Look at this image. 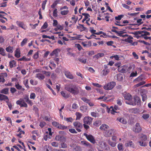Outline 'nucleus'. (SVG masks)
I'll return each instance as SVG.
<instances>
[{"label": "nucleus", "instance_id": "1", "mask_svg": "<svg viewBox=\"0 0 151 151\" xmlns=\"http://www.w3.org/2000/svg\"><path fill=\"white\" fill-rule=\"evenodd\" d=\"M65 90L74 95H76L80 93L81 88L75 84H70L65 86Z\"/></svg>", "mask_w": 151, "mask_h": 151}, {"label": "nucleus", "instance_id": "2", "mask_svg": "<svg viewBox=\"0 0 151 151\" xmlns=\"http://www.w3.org/2000/svg\"><path fill=\"white\" fill-rule=\"evenodd\" d=\"M141 102L140 99L137 96L134 97L133 100L131 102L127 103V101H126V103L133 106H135L137 104L139 105L140 104Z\"/></svg>", "mask_w": 151, "mask_h": 151}, {"label": "nucleus", "instance_id": "3", "mask_svg": "<svg viewBox=\"0 0 151 151\" xmlns=\"http://www.w3.org/2000/svg\"><path fill=\"white\" fill-rule=\"evenodd\" d=\"M116 84V83L114 81H112L105 84L104 86V88L107 90H109L113 89Z\"/></svg>", "mask_w": 151, "mask_h": 151}, {"label": "nucleus", "instance_id": "4", "mask_svg": "<svg viewBox=\"0 0 151 151\" xmlns=\"http://www.w3.org/2000/svg\"><path fill=\"white\" fill-rule=\"evenodd\" d=\"M142 128L141 127L140 124L139 123H136L134 126L133 127L132 131L136 133H139L141 132Z\"/></svg>", "mask_w": 151, "mask_h": 151}, {"label": "nucleus", "instance_id": "5", "mask_svg": "<svg viewBox=\"0 0 151 151\" xmlns=\"http://www.w3.org/2000/svg\"><path fill=\"white\" fill-rule=\"evenodd\" d=\"M73 125L78 132H81V129H82L83 127V125L80 122H73Z\"/></svg>", "mask_w": 151, "mask_h": 151}, {"label": "nucleus", "instance_id": "6", "mask_svg": "<svg viewBox=\"0 0 151 151\" xmlns=\"http://www.w3.org/2000/svg\"><path fill=\"white\" fill-rule=\"evenodd\" d=\"M84 135L85 136L87 139L91 142L93 144L95 143V139L93 135L91 134H88L86 133H84Z\"/></svg>", "mask_w": 151, "mask_h": 151}, {"label": "nucleus", "instance_id": "7", "mask_svg": "<svg viewBox=\"0 0 151 151\" xmlns=\"http://www.w3.org/2000/svg\"><path fill=\"white\" fill-rule=\"evenodd\" d=\"M63 72L67 78L70 79H74V76L68 70H67L66 68L63 69Z\"/></svg>", "mask_w": 151, "mask_h": 151}, {"label": "nucleus", "instance_id": "8", "mask_svg": "<svg viewBox=\"0 0 151 151\" xmlns=\"http://www.w3.org/2000/svg\"><path fill=\"white\" fill-rule=\"evenodd\" d=\"M116 130L114 129H111L106 130L104 132V136L106 137H111L113 134H114Z\"/></svg>", "mask_w": 151, "mask_h": 151}, {"label": "nucleus", "instance_id": "9", "mask_svg": "<svg viewBox=\"0 0 151 151\" xmlns=\"http://www.w3.org/2000/svg\"><path fill=\"white\" fill-rule=\"evenodd\" d=\"M93 118L89 116L85 117L83 119V123L87 124L90 125L91 124Z\"/></svg>", "mask_w": 151, "mask_h": 151}, {"label": "nucleus", "instance_id": "10", "mask_svg": "<svg viewBox=\"0 0 151 151\" xmlns=\"http://www.w3.org/2000/svg\"><path fill=\"white\" fill-rule=\"evenodd\" d=\"M127 67L125 65H123L118 68V71L121 73H125L127 72Z\"/></svg>", "mask_w": 151, "mask_h": 151}, {"label": "nucleus", "instance_id": "11", "mask_svg": "<svg viewBox=\"0 0 151 151\" xmlns=\"http://www.w3.org/2000/svg\"><path fill=\"white\" fill-rule=\"evenodd\" d=\"M16 24L19 27L23 29H26L27 28V26L23 22L17 21L16 22Z\"/></svg>", "mask_w": 151, "mask_h": 151}, {"label": "nucleus", "instance_id": "12", "mask_svg": "<svg viewBox=\"0 0 151 151\" xmlns=\"http://www.w3.org/2000/svg\"><path fill=\"white\" fill-rule=\"evenodd\" d=\"M7 76V74L6 73H3L0 74V82L4 83L5 81L4 78L6 77Z\"/></svg>", "mask_w": 151, "mask_h": 151}, {"label": "nucleus", "instance_id": "13", "mask_svg": "<svg viewBox=\"0 0 151 151\" xmlns=\"http://www.w3.org/2000/svg\"><path fill=\"white\" fill-rule=\"evenodd\" d=\"M123 95L125 100L130 101L132 99V96L129 93L124 92Z\"/></svg>", "mask_w": 151, "mask_h": 151}, {"label": "nucleus", "instance_id": "14", "mask_svg": "<svg viewBox=\"0 0 151 151\" xmlns=\"http://www.w3.org/2000/svg\"><path fill=\"white\" fill-rule=\"evenodd\" d=\"M107 111L108 113L110 112L113 114H114L115 113L117 112L112 106H111L110 108L107 107Z\"/></svg>", "mask_w": 151, "mask_h": 151}, {"label": "nucleus", "instance_id": "15", "mask_svg": "<svg viewBox=\"0 0 151 151\" xmlns=\"http://www.w3.org/2000/svg\"><path fill=\"white\" fill-rule=\"evenodd\" d=\"M125 145L127 147H130L133 148H135V145L133 142L131 141H127L125 143Z\"/></svg>", "mask_w": 151, "mask_h": 151}, {"label": "nucleus", "instance_id": "16", "mask_svg": "<svg viewBox=\"0 0 151 151\" xmlns=\"http://www.w3.org/2000/svg\"><path fill=\"white\" fill-rule=\"evenodd\" d=\"M0 100L1 101H4L6 102V101L9 100V99L7 96L0 94Z\"/></svg>", "mask_w": 151, "mask_h": 151}, {"label": "nucleus", "instance_id": "17", "mask_svg": "<svg viewBox=\"0 0 151 151\" xmlns=\"http://www.w3.org/2000/svg\"><path fill=\"white\" fill-rule=\"evenodd\" d=\"M55 139L57 141H60L63 142L65 141V138L63 136L60 135L56 136L55 137Z\"/></svg>", "mask_w": 151, "mask_h": 151}, {"label": "nucleus", "instance_id": "18", "mask_svg": "<svg viewBox=\"0 0 151 151\" xmlns=\"http://www.w3.org/2000/svg\"><path fill=\"white\" fill-rule=\"evenodd\" d=\"M77 28L79 29L80 32L86 31V28L84 27V25L82 24H79V26H77Z\"/></svg>", "mask_w": 151, "mask_h": 151}, {"label": "nucleus", "instance_id": "19", "mask_svg": "<svg viewBox=\"0 0 151 151\" xmlns=\"http://www.w3.org/2000/svg\"><path fill=\"white\" fill-rule=\"evenodd\" d=\"M99 146L103 150H106L107 149L106 148V145L105 142H102L101 143Z\"/></svg>", "mask_w": 151, "mask_h": 151}, {"label": "nucleus", "instance_id": "20", "mask_svg": "<svg viewBox=\"0 0 151 151\" xmlns=\"http://www.w3.org/2000/svg\"><path fill=\"white\" fill-rule=\"evenodd\" d=\"M35 77L40 80H43L45 78V76L43 74L39 73L36 74Z\"/></svg>", "mask_w": 151, "mask_h": 151}, {"label": "nucleus", "instance_id": "21", "mask_svg": "<svg viewBox=\"0 0 151 151\" xmlns=\"http://www.w3.org/2000/svg\"><path fill=\"white\" fill-rule=\"evenodd\" d=\"M9 88H5L1 90L0 91V93L6 95L9 94Z\"/></svg>", "mask_w": 151, "mask_h": 151}, {"label": "nucleus", "instance_id": "22", "mask_svg": "<svg viewBox=\"0 0 151 151\" xmlns=\"http://www.w3.org/2000/svg\"><path fill=\"white\" fill-rule=\"evenodd\" d=\"M109 128V126L105 124H102L100 127V129L101 130L104 131L106 130V129Z\"/></svg>", "mask_w": 151, "mask_h": 151}, {"label": "nucleus", "instance_id": "23", "mask_svg": "<svg viewBox=\"0 0 151 151\" xmlns=\"http://www.w3.org/2000/svg\"><path fill=\"white\" fill-rule=\"evenodd\" d=\"M15 86L18 90H21L23 91H25V89L22 88V86L20 85L18 83H17L15 84Z\"/></svg>", "mask_w": 151, "mask_h": 151}, {"label": "nucleus", "instance_id": "24", "mask_svg": "<svg viewBox=\"0 0 151 151\" xmlns=\"http://www.w3.org/2000/svg\"><path fill=\"white\" fill-rule=\"evenodd\" d=\"M143 79V78H142V75H141L138 77L134 79V81L135 83H137L142 81Z\"/></svg>", "mask_w": 151, "mask_h": 151}, {"label": "nucleus", "instance_id": "25", "mask_svg": "<svg viewBox=\"0 0 151 151\" xmlns=\"http://www.w3.org/2000/svg\"><path fill=\"white\" fill-rule=\"evenodd\" d=\"M81 143L82 145L85 147H90L91 146V144L88 142L86 141H81Z\"/></svg>", "mask_w": 151, "mask_h": 151}, {"label": "nucleus", "instance_id": "26", "mask_svg": "<svg viewBox=\"0 0 151 151\" xmlns=\"http://www.w3.org/2000/svg\"><path fill=\"white\" fill-rule=\"evenodd\" d=\"M9 63L10 68H12L15 66L16 62L15 60H12L10 61Z\"/></svg>", "mask_w": 151, "mask_h": 151}, {"label": "nucleus", "instance_id": "27", "mask_svg": "<svg viewBox=\"0 0 151 151\" xmlns=\"http://www.w3.org/2000/svg\"><path fill=\"white\" fill-rule=\"evenodd\" d=\"M132 39H133V37L132 36H129L125 40V41L129 43H132L133 42Z\"/></svg>", "mask_w": 151, "mask_h": 151}, {"label": "nucleus", "instance_id": "28", "mask_svg": "<svg viewBox=\"0 0 151 151\" xmlns=\"http://www.w3.org/2000/svg\"><path fill=\"white\" fill-rule=\"evenodd\" d=\"M23 83L27 89H28L29 88V86L28 85V81L27 79H25L23 81Z\"/></svg>", "mask_w": 151, "mask_h": 151}, {"label": "nucleus", "instance_id": "29", "mask_svg": "<svg viewBox=\"0 0 151 151\" xmlns=\"http://www.w3.org/2000/svg\"><path fill=\"white\" fill-rule=\"evenodd\" d=\"M150 115L149 114L145 113L142 114V118L145 120H146L150 117Z\"/></svg>", "mask_w": 151, "mask_h": 151}, {"label": "nucleus", "instance_id": "30", "mask_svg": "<svg viewBox=\"0 0 151 151\" xmlns=\"http://www.w3.org/2000/svg\"><path fill=\"white\" fill-rule=\"evenodd\" d=\"M13 47L9 46L6 48V50L8 52L12 53L13 52Z\"/></svg>", "mask_w": 151, "mask_h": 151}, {"label": "nucleus", "instance_id": "31", "mask_svg": "<svg viewBox=\"0 0 151 151\" xmlns=\"http://www.w3.org/2000/svg\"><path fill=\"white\" fill-rule=\"evenodd\" d=\"M117 119L120 122H121L123 124H126L127 123V121L123 118H117Z\"/></svg>", "mask_w": 151, "mask_h": 151}, {"label": "nucleus", "instance_id": "32", "mask_svg": "<svg viewBox=\"0 0 151 151\" xmlns=\"http://www.w3.org/2000/svg\"><path fill=\"white\" fill-rule=\"evenodd\" d=\"M109 69H104L101 72L103 76H105L107 75L109 72Z\"/></svg>", "mask_w": 151, "mask_h": 151}, {"label": "nucleus", "instance_id": "33", "mask_svg": "<svg viewBox=\"0 0 151 151\" xmlns=\"http://www.w3.org/2000/svg\"><path fill=\"white\" fill-rule=\"evenodd\" d=\"M145 83V81H142L141 82H139L138 83L134 85V87L136 88L139 87L140 86H141L144 85Z\"/></svg>", "mask_w": 151, "mask_h": 151}, {"label": "nucleus", "instance_id": "34", "mask_svg": "<svg viewBox=\"0 0 151 151\" xmlns=\"http://www.w3.org/2000/svg\"><path fill=\"white\" fill-rule=\"evenodd\" d=\"M60 93L62 96L65 98H68L69 97V94L68 93H67L66 92L64 91H61Z\"/></svg>", "mask_w": 151, "mask_h": 151}, {"label": "nucleus", "instance_id": "35", "mask_svg": "<svg viewBox=\"0 0 151 151\" xmlns=\"http://www.w3.org/2000/svg\"><path fill=\"white\" fill-rule=\"evenodd\" d=\"M60 50L59 49H56L55 50H54L50 54V55L51 56H53L54 55H57L58 54V50Z\"/></svg>", "mask_w": 151, "mask_h": 151}, {"label": "nucleus", "instance_id": "36", "mask_svg": "<svg viewBox=\"0 0 151 151\" xmlns=\"http://www.w3.org/2000/svg\"><path fill=\"white\" fill-rule=\"evenodd\" d=\"M14 56L17 58H19L20 56L19 50L17 49L15 51Z\"/></svg>", "mask_w": 151, "mask_h": 151}, {"label": "nucleus", "instance_id": "37", "mask_svg": "<svg viewBox=\"0 0 151 151\" xmlns=\"http://www.w3.org/2000/svg\"><path fill=\"white\" fill-rule=\"evenodd\" d=\"M108 142V144L112 147H114L116 146V142H112L109 140Z\"/></svg>", "mask_w": 151, "mask_h": 151}, {"label": "nucleus", "instance_id": "38", "mask_svg": "<svg viewBox=\"0 0 151 151\" xmlns=\"http://www.w3.org/2000/svg\"><path fill=\"white\" fill-rule=\"evenodd\" d=\"M76 120H80L82 116V114L78 112H76Z\"/></svg>", "mask_w": 151, "mask_h": 151}, {"label": "nucleus", "instance_id": "39", "mask_svg": "<svg viewBox=\"0 0 151 151\" xmlns=\"http://www.w3.org/2000/svg\"><path fill=\"white\" fill-rule=\"evenodd\" d=\"M58 127L59 129L63 130L66 129L68 128V127L67 126L62 125L60 124L59 125V126H58Z\"/></svg>", "mask_w": 151, "mask_h": 151}, {"label": "nucleus", "instance_id": "40", "mask_svg": "<svg viewBox=\"0 0 151 151\" xmlns=\"http://www.w3.org/2000/svg\"><path fill=\"white\" fill-rule=\"evenodd\" d=\"M130 111L134 114H137L139 112L138 109L136 108L131 109Z\"/></svg>", "mask_w": 151, "mask_h": 151}, {"label": "nucleus", "instance_id": "41", "mask_svg": "<svg viewBox=\"0 0 151 151\" xmlns=\"http://www.w3.org/2000/svg\"><path fill=\"white\" fill-rule=\"evenodd\" d=\"M0 54L3 56H5L6 54L5 52V50L2 47H0Z\"/></svg>", "mask_w": 151, "mask_h": 151}, {"label": "nucleus", "instance_id": "42", "mask_svg": "<svg viewBox=\"0 0 151 151\" xmlns=\"http://www.w3.org/2000/svg\"><path fill=\"white\" fill-rule=\"evenodd\" d=\"M30 84L32 85H36L38 84V81H34L32 79H31L30 81Z\"/></svg>", "mask_w": 151, "mask_h": 151}, {"label": "nucleus", "instance_id": "43", "mask_svg": "<svg viewBox=\"0 0 151 151\" xmlns=\"http://www.w3.org/2000/svg\"><path fill=\"white\" fill-rule=\"evenodd\" d=\"M27 39L26 38L24 39L21 43V46L22 47L24 45L27 43Z\"/></svg>", "mask_w": 151, "mask_h": 151}, {"label": "nucleus", "instance_id": "44", "mask_svg": "<svg viewBox=\"0 0 151 151\" xmlns=\"http://www.w3.org/2000/svg\"><path fill=\"white\" fill-rule=\"evenodd\" d=\"M64 119L68 122H72L73 121V119L72 117L64 118Z\"/></svg>", "mask_w": 151, "mask_h": 151}, {"label": "nucleus", "instance_id": "45", "mask_svg": "<svg viewBox=\"0 0 151 151\" xmlns=\"http://www.w3.org/2000/svg\"><path fill=\"white\" fill-rule=\"evenodd\" d=\"M118 150L120 151H123V146L122 143H119L118 145Z\"/></svg>", "mask_w": 151, "mask_h": 151}, {"label": "nucleus", "instance_id": "46", "mask_svg": "<svg viewBox=\"0 0 151 151\" xmlns=\"http://www.w3.org/2000/svg\"><path fill=\"white\" fill-rule=\"evenodd\" d=\"M122 75L120 74H119L117 75V79L119 81H120L122 79Z\"/></svg>", "mask_w": 151, "mask_h": 151}, {"label": "nucleus", "instance_id": "47", "mask_svg": "<svg viewBox=\"0 0 151 151\" xmlns=\"http://www.w3.org/2000/svg\"><path fill=\"white\" fill-rule=\"evenodd\" d=\"M78 60L82 63L85 64L86 62L87 59L84 58H80L78 59Z\"/></svg>", "mask_w": 151, "mask_h": 151}, {"label": "nucleus", "instance_id": "48", "mask_svg": "<svg viewBox=\"0 0 151 151\" xmlns=\"http://www.w3.org/2000/svg\"><path fill=\"white\" fill-rule=\"evenodd\" d=\"M101 122L100 121H96L93 123V125L96 127L99 126L101 124Z\"/></svg>", "mask_w": 151, "mask_h": 151}, {"label": "nucleus", "instance_id": "49", "mask_svg": "<svg viewBox=\"0 0 151 151\" xmlns=\"http://www.w3.org/2000/svg\"><path fill=\"white\" fill-rule=\"evenodd\" d=\"M147 139V136L145 135H144L141 137V140L140 141L145 142Z\"/></svg>", "mask_w": 151, "mask_h": 151}, {"label": "nucleus", "instance_id": "50", "mask_svg": "<svg viewBox=\"0 0 151 151\" xmlns=\"http://www.w3.org/2000/svg\"><path fill=\"white\" fill-rule=\"evenodd\" d=\"M82 15L84 16V19L86 20L88 18L90 17L89 14L88 13H83L82 14Z\"/></svg>", "mask_w": 151, "mask_h": 151}, {"label": "nucleus", "instance_id": "51", "mask_svg": "<svg viewBox=\"0 0 151 151\" xmlns=\"http://www.w3.org/2000/svg\"><path fill=\"white\" fill-rule=\"evenodd\" d=\"M52 124L53 126L58 128V126H59V125L60 124H59L58 122L55 121L52 122Z\"/></svg>", "mask_w": 151, "mask_h": 151}, {"label": "nucleus", "instance_id": "52", "mask_svg": "<svg viewBox=\"0 0 151 151\" xmlns=\"http://www.w3.org/2000/svg\"><path fill=\"white\" fill-rule=\"evenodd\" d=\"M68 147V145L67 144L65 143V142H62L61 144L60 148H67Z\"/></svg>", "mask_w": 151, "mask_h": 151}, {"label": "nucleus", "instance_id": "53", "mask_svg": "<svg viewBox=\"0 0 151 151\" xmlns=\"http://www.w3.org/2000/svg\"><path fill=\"white\" fill-rule=\"evenodd\" d=\"M139 145L141 146L145 147L147 145V143L145 142L142 141H139Z\"/></svg>", "mask_w": 151, "mask_h": 151}, {"label": "nucleus", "instance_id": "54", "mask_svg": "<svg viewBox=\"0 0 151 151\" xmlns=\"http://www.w3.org/2000/svg\"><path fill=\"white\" fill-rule=\"evenodd\" d=\"M47 2V0H45L42 2V8L43 10L45 9V5H46Z\"/></svg>", "mask_w": 151, "mask_h": 151}, {"label": "nucleus", "instance_id": "55", "mask_svg": "<svg viewBox=\"0 0 151 151\" xmlns=\"http://www.w3.org/2000/svg\"><path fill=\"white\" fill-rule=\"evenodd\" d=\"M142 98V101H145L147 99V96L146 94H141Z\"/></svg>", "mask_w": 151, "mask_h": 151}, {"label": "nucleus", "instance_id": "56", "mask_svg": "<svg viewBox=\"0 0 151 151\" xmlns=\"http://www.w3.org/2000/svg\"><path fill=\"white\" fill-rule=\"evenodd\" d=\"M36 97L35 93H31L30 96V98L31 99H34Z\"/></svg>", "mask_w": 151, "mask_h": 151}, {"label": "nucleus", "instance_id": "57", "mask_svg": "<svg viewBox=\"0 0 151 151\" xmlns=\"http://www.w3.org/2000/svg\"><path fill=\"white\" fill-rule=\"evenodd\" d=\"M123 16L124 15H119L117 17H115V19L117 20H120L123 17Z\"/></svg>", "mask_w": 151, "mask_h": 151}, {"label": "nucleus", "instance_id": "58", "mask_svg": "<svg viewBox=\"0 0 151 151\" xmlns=\"http://www.w3.org/2000/svg\"><path fill=\"white\" fill-rule=\"evenodd\" d=\"M68 11L64 10L61 11L60 12V14L63 15H65L68 13Z\"/></svg>", "mask_w": 151, "mask_h": 151}, {"label": "nucleus", "instance_id": "59", "mask_svg": "<svg viewBox=\"0 0 151 151\" xmlns=\"http://www.w3.org/2000/svg\"><path fill=\"white\" fill-rule=\"evenodd\" d=\"M53 16L54 17H56L58 16L57 14V9H55L53 11Z\"/></svg>", "mask_w": 151, "mask_h": 151}, {"label": "nucleus", "instance_id": "60", "mask_svg": "<svg viewBox=\"0 0 151 151\" xmlns=\"http://www.w3.org/2000/svg\"><path fill=\"white\" fill-rule=\"evenodd\" d=\"M5 119L7 121H8L9 123L11 124H12V120L11 118L9 117H5Z\"/></svg>", "mask_w": 151, "mask_h": 151}, {"label": "nucleus", "instance_id": "61", "mask_svg": "<svg viewBox=\"0 0 151 151\" xmlns=\"http://www.w3.org/2000/svg\"><path fill=\"white\" fill-rule=\"evenodd\" d=\"M46 124V123L44 122H40L39 126L42 128Z\"/></svg>", "mask_w": 151, "mask_h": 151}, {"label": "nucleus", "instance_id": "62", "mask_svg": "<svg viewBox=\"0 0 151 151\" xmlns=\"http://www.w3.org/2000/svg\"><path fill=\"white\" fill-rule=\"evenodd\" d=\"M51 145L52 146L58 147V143L56 142H53L51 143Z\"/></svg>", "mask_w": 151, "mask_h": 151}, {"label": "nucleus", "instance_id": "63", "mask_svg": "<svg viewBox=\"0 0 151 151\" xmlns=\"http://www.w3.org/2000/svg\"><path fill=\"white\" fill-rule=\"evenodd\" d=\"M9 100H8L6 101V102L7 104L9 107V109L11 110L12 108V105L11 103L9 102Z\"/></svg>", "mask_w": 151, "mask_h": 151}, {"label": "nucleus", "instance_id": "64", "mask_svg": "<svg viewBox=\"0 0 151 151\" xmlns=\"http://www.w3.org/2000/svg\"><path fill=\"white\" fill-rule=\"evenodd\" d=\"M69 131L71 132V133L73 134H76L77 133V132L74 129H69Z\"/></svg>", "mask_w": 151, "mask_h": 151}]
</instances>
